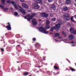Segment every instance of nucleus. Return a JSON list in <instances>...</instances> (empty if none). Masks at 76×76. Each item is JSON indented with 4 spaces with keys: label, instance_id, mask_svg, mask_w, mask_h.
<instances>
[{
    "label": "nucleus",
    "instance_id": "nucleus-1",
    "mask_svg": "<svg viewBox=\"0 0 76 76\" xmlns=\"http://www.w3.org/2000/svg\"><path fill=\"white\" fill-rule=\"evenodd\" d=\"M63 17L64 18V19L67 21H69L70 19V17H69V14L67 13L64 14L63 15Z\"/></svg>",
    "mask_w": 76,
    "mask_h": 76
},
{
    "label": "nucleus",
    "instance_id": "nucleus-2",
    "mask_svg": "<svg viewBox=\"0 0 76 76\" xmlns=\"http://www.w3.org/2000/svg\"><path fill=\"white\" fill-rule=\"evenodd\" d=\"M62 25V22H61V20H60V23H58L56 25V28H57L58 31L59 29V28H60V26Z\"/></svg>",
    "mask_w": 76,
    "mask_h": 76
},
{
    "label": "nucleus",
    "instance_id": "nucleus-3",
    "mask_svg": "<svg viewBox=\"0 0 76 76\" xmlns=\"http://www.w3.org/2000/svg\"><path fill=\"white\" fill-rule=\"evenodd\" d=\"M33 6L34 8L35 9H37L39 8V6L38 5V4L37 3H34L33 4Z\"/></svg>",
    "mask_w": 76,
    "mask_h": 76
},
{
    "label": "nucleus",
    "instance_id": "nucleus-4",
    "mask_svg": "<svg viewBox=\"0 0 76 76\" xmlns=\"http://www.w3.org/2000/svg\"><path fill=\"white\" fill-rule=\"evenodd\" d=\"M42 17H44V18H47L48 17V14L45 13V12H42L40 13Z\"/></svg>",
    "mask_w": 76,
    "mask_h": 76
},
{
    "label": "nucleus",
    "instance_id": "nucleus-5",
    "mask_svg": "<svg viewBox=\"0 0 76 76\" xmlns=\"http://www.w3.org/2000/svg\"><path fill=\"white\" fill-rule=\"evenodd\" d=\"M11 3L15 7V9H18V6H17V5L16 4V3L15 2V1H11Z\"/></svg>",
    "mask_w": 76,
    "mask_h": 76
},
{
    "label": "nucleus",
    "instance_id": "nucleus-6",
    "mask_svg": "<svg viewBox=\"0 0 76 76\" xmlns=\"http://www.w3.org/2000/svg\"><path fill=\"white\" fill-rule=\"evenodd\" d=\"M7 24L8 26H6V28H7L8 30H9L10 31L12 29V28H11V25H10V23L9 22L7 23Z\"/></svg>",
    "mask_w": 76,
    "mask_h": 76
},
{
    "label": "nucleus",
    "instance_id": "nucleus-7",
    "mask_svg": "<svg viewBox=\"0 0 76 76\" xmlns=\"http://www.w3.org/2000/svg\"><path fill=\"white\" fill-rule=\"evenodd\" d=\"M45 28H43L42 27H41L39 28V30L41 32H45Z\"/></svg>",
    "mask_w": 76,
    "mask_h": 76
},
{
    "label": "nucleus",
    "instance_id": "nucleus-8",
    "mask_svg": "<svg viewBox=\"0 0 76 76\" xmlns=\"http://www.w3.org/2000/svg\"><path fill=\"white\" fill-rule=\"evenodd\" d=\"M22 6L25 9H28L29 7L28 6V5L26 4L25 3H23L22 4Z\"/></svg>",
    "mask_w": 76,
    "mask_h": 76
},
{
    "label": "nucleus",
    "instance_id": "nucleus-9",
    "mask_svg": "<svg viewBox=\"0 0 76 76\" xmlns=\"http://www.w3.org/2000/svg\"><path fill=\"white\" fill-rule=\"evenodd\" d=\"M50 6V8L52 9V10H55L56 9V5H54V4L51 5Z\"/></svg>",
    "mask_w": 76,
    "mask_h": 76
},
{
    "label": "nucleus",
    "instance_id": "nucleus-10",
    "mask_svg": "<svg viewBox=\"0 0 76 76\" xmlns=\"http://www.w3.org/2000/svg\"><path fill=\"white\" fill-rule=\"evenodd\" d=\"M32 22L33 23V25H37V22L36 21L35 18H34L32 20Z\"/></svg>",
    "mask_w": 76,
    "mask_h": 76
},
{
    "label": "nucleus",
    "instance_id": "nucleus-11",
    "mask_svg": "<svg viewBox=\"0 0 76 76\" xmlns=\"http://www.w3.org/2000/svg\"><path fill=\"white\" fill-rule=\"evenodd\" d=\"M72 1L70 0H66L65 3L66 4H70L71 3Z\"/></svg>",
    "mask_w": 76,
    "mask_h": 76
},
{
    "label": "nucleus",
    "instance_id": "nucleus-12",
    "mask_svg": "<svg viewBox=\"0 0 76 76\" xmlns=\"http://www.w3.org/2000/svg\"><path fill=\"white\" fill-rule=\"evenodd\" d=\"M21 13H22L23 14H26V12L24 11V10L23 9H19Z\"/></svg>",
    "mask_w": 76,
    "mask_h": 76
},
{
    "label": "nucleus",
    "instance_id": "nucleus-13",
    "mask_svg": "<svg viewBox=\"0 0 76 76\" xmlns=\"http://www.w3.org/2000/svg\"><path fill=\"white\" fill-rule=\"evenodd\" d=\"M40 46L41 45L38 43H36L35 44V47L37 48H38L39 47H40Z\"/></svg>",
    "mask_w": 76,
    "mask_h": 76
},
{
    "label": "nucleus",
    "instance_id": "nucleus-14",
    "mask_svg": "<svg viewBox=\"0 0 76 76\" xmlns=\"http://www.w3.org/2000/svg\"><path fill=\"white\" fill-rule=\"evenodd\" d=\"M34 1L36 3H39L40 4H42V2L41 0H34Z\"/></svg>",
    "mask_w": 76,
    "mask_h": 76
},
{
    "label": "nucleus",
    "instance_id": "nucleus-15",
    "mask_svg": "<svg viewBox=\"0 0 76 76\" xmlns=\"http://www.w3.org/2000/svg\"><path fill=\"white\" fill-rule=\"evenodd\" d=\"M63 11H67L68 10V8L66 6H64V8L62 9Z\"/></svg>",
    "mask_w": 76,
    "mask_h": 76
},
{
    "label": "nucleus",
    "instance_id": "nucleus-16",
    "mask_svg": "<svg viewBox=\"0 0 76 76\" xmlns=\"http://www.w3.org/2000/svg\"><path fill=\"white\" fill-rule=\"evenodd\" d=\"M69 39H70V40H72L73 39V36L72 34H70L69 36Z\"/></svg>",
    "mask_w": 76,
    "mask_h": 76
},
{
    "label": "nucleus",
    "instance_id": "nucleus-17",
    "mask_svg": "<svg viewBox=\"0 0 76 76\" xmlns=\"http://www.w3.org/2000/svg\"><path fill=\"white\" fill-rule=\"evenodd\" d=\"M56 28L55 27H51L50 28V31H51L52 32H53V30H55L56 29Z\"/></svg>",
    "mask_w": 76,
    "mask_h": 76
},
{
    "label": "nucleus",
    "instance_id": "nucleus-18",
    "mask_svg": "<svg viewBox=\"0 0 76 76\" xmlns=\"http://www.w3.org/2000/svg\"><path fill=\"white\" fill-rule=\"evenodd\" d=\"M70 69L71 70L72 72H75L76 71V69H75L72 68L71 67H70Z\"/></svg>",
    "mask_w": 76,
    "mask_h": 76
},
{
    "label": "nucleus",
    "instance_id": "nucleus-19",
    "mask_svg": "<svg viewBox=\"0 0 76 76\" xmlns=\"http://www.w3.org/2000/svg\"><path fill=\"white\" fill-rule=\"evenodd\" d=\"M32 19V18L31 16H30L28 18H27V19L28 21H29L30 20H31Z\"/></svg>",
    "mask_w": 76,
    "mask_h": 76
},
{
    "label": "nucleus",
    "instance_id": "nucleus-20",
    "mask_svg": "<svg viewBox=\"0 0 76 76\" xmlns=\"http://www.w3.org/2000/svg\"><path fill=\"white\" fill-rule=\"evenodd\" d=\"M50 24H46V26L45 27L46 29H50Z\"/></svg>",
    "mask_w": 76,
    "mask_h": 76
},
{
    "label": "nucleus",
    "instance_id": "nucleus-21",
    "mask_svg": "<svg viewBox=\"0 0 76 76\" xmlns=\"http://www.w3.org/2000/svg\"><path fill=\"white\" fill-rule=\"evenodd\" d=\"M74 31V28L73 27H71L70 29V31L71 33Z\"/></svg>",
    "mask_w": 76,
    "mask_h": 76
},
{
    "label": "nucleus",
    "instance_id": "nucleus-22",
    "mask_svg": "<svg viewBox=\"0 0 76 76\" xmlns=\"http://www.w3.org/2000/svg\"><path fill=\"white\" fill-rule=\"evenodd\" d=\"M60 35V34L59 33H55L54 34L55 37H58V36H59Z\"/></svg>",
    "mask_w": 76,
    "mask_h": 76
},
{
    "label": "nucleus",
    "instance_id": "nucleus-23",
    "mask_svg": "<svg viewBox=\"0 0 76 76\" xmlns=\"http://www.w3.org/2000/svg\"><path fill=\"white\" fill-rule=\"evenodd\" d=\"M29 72H24L23 73L24 76H27L28 75Z\"/></svg>",
    "mask_w": 76,
    "mask_h": 76
},
{
    "label": "nucleus",
    "instance_id": "nucleus-24",
    "mask_svg": "<svg viewBox=\"0 0 76 76\" xmlns=\"http://www.w3.org/2000/svg\"><path fill=\"white\" fill-rule=\"evenodd\" d=\"M45 32H43V33H44V34H47L49 32L48 31H46V29H45Z\"/></svg>",
    "mask_w": 76,
    "mask_h": 76
},
{
    "label": "nucleus",
    "instance_id": "nucleus-25",
    "mask_svg": "<svg viewBox=\"0 0 76 76\" xmlns=\"http://www.w3.org/2000/svg\"><path fill=\"white\" fill-rule=\"evenodd\" d=\"M12 1L10 0H8L7 1V3H9V4H11V2Z\"/></svg>",
    "mask_w": 76,
    "mask_h": 76
},
{
    "label": "nucleus",
    "instance_id": "nucleus-26",
    "mask_svg": "<svg viewBox=\"0 0 76 76\" xmlns=\"http://www.w3.org/2000/svg\"><path fill=\"white\" fill-rule=\"evenodd\" d=\"M9 10V9L8 8H5L4 9V10L5 12H6V11H7V10Z\"/></svg>",
    "mask_w": 76,
    "mask_h": 76
},
{
    "label": "nucleus",
    "instance_id": "nucleus-27",
    "mask_svg": "<svg viewBox=\"0 0 76 76\" xmlns=\"http://www.w3.org/2000/svg\"><path fill=\"white\" fill-rule=\"evenodd\" d=\"M71 33H72V34H76V30H74Z\"/></svg>",
    "mask_w": 76,
    "mask_h": 76
},
{
    "label": "nucleus",
    "instance_id": "nucleus-28",
    "mask_svg": "<svg viewBox=\"0 0 76 76\" xmlns=\"http://www.w3.org/2000/svg\"><path fill=\"white\" fill-rule=\"evenodd\" d=\"M46 25H50V21L48 20L46 21Z\"/></svg>",
    "mask_w": 76,
    "mask_h": 76
},
{
    "label": "nucleus",
    "instance_id": "nucleus-29",
    "mask_svg": "<svg viewBox=\"0 0 76 76\" xmlns=\"http://www.w3.org/2000/svg\"><path fill=\"white\" fill-rule=\"evenodd\" d=\"M54 69H59V67L56 66H54Z\"/></svg>",
    "mask_w": 76,
    "mask_h": 76
},
{
    "label": "nucleus",
    "instance_id": "nucleus-30",
    "mask_svg": "<svg viewBox=\"0 0 76 76\" xmlns=\"http://www.w3.org/2000/svg\"><path fill=\"white\" fill-rule=\"evenodd\" d=\"M73 17H71V21H72V22H75V21H74V20H73Z\"/></svg>",
    "mask_w": 76,
    "mask_h": 76
},
{
    "label": "nucleus",
    "instance_id": "nucleus-31",
    "mask_svg": "<svg viewBox=\"0 0 76 76\" xmlns=\"http://www.w3.org/2000/svg\"><path fill=\"white\" fill-rule=\"evenodd\" d=\"M35 15H36V14L33 13L31 15V16L32 18H33V17H34V16H35Z\"/></svg>",
    "mask_w": 76,
    "mask_h": 76
},
{
    "label": "nucleus",
    "instance_id": "nucleus-32",
    "mask_svg": "<svg viewBox=\"0 0 76 76\" xmlns=\"http://www.w3.org/2000/svg\"><path fill=\"white\" fill-rule=\"evenodd\" d=\"M18 13L17 12H14V15L15 16H18Z\"/></svg>",
    "mask_w": 76,
    "mask_h": 76
},
{
    "label": "nucleus",
    "instance_id": "nucleus-33",
    "mask_svg": "<svg viewBox=\"0 0 76 76\" xmlns=\"http://www.w3.org/2000/svg\"><path fill=\"white\" fill-rule=\"evenodd\" d=\"M0 7H1L2 9L4 10V7L3 6V5L1 4L0 5Z\"/></svg>",
    "mask_w": 76,
    "mask_h": 76
},
{
    "label": "nucleus",
    "instance_id": "nucleus-34",
    "mask_svg": "<svg viewBox=\"0 0 76 76\" xmlns=\"http://www.w3.org/2000/svg\"><path fill=\"white\" fill-rule=\"evenodd\" d=\"M1 1L2 2L3 4H4V3L5 2V0H1Z\"/></svg>",
    "mask_w": 76,
    "mask_h": 76
},
{
    "label": "nucleus",
    "instance_id": "nucleus-35",
    "mask_svg": "<svg viewBox=\"0 0 76 76\" xmlns=\"http://www.w3.org/2000/svg\"><path fill=\"white\" fill-rule=\"evenodd\" d=\"M32 40L33 41H34V42H35L36 41V38H33Z\"/></svg>",
    "mask_w": 76,
    "mask_h": 76
},
{
    "label": "nucleus",
    "instance_id": "nucleus-36",
    "mask_svg": "<svg viewBox=\"0 0 76 76\" xmlns=\"http://www.w3.org/2000/svg\"><path fill=\"white\" fill-rule=\"evenodd\" d=\"M54 0H48V1L49 2H50V3H51V2H52V1H53Z\"/></svg>",
    "mask_w": 76,
    "mask_h": 76
},
{
    "label": "nucleus",
    "instance_id": "nucleus-37",
    "mask_svg": "<svg viewBox=\"0 0 76 76\" xmlns=\"http://www.w3.org/2000/svg\"><path fill=\"white\" fill-rule=\"evenodd\" d=\"M56 20V18H53L52 19V21H55Z\"/></svg>",
    "mask_w": 76,
    "mask_h": 76
},
{
    "label": "nucleus",
    "instance_id": "nucleus-38",
    "mask_svg": "<svg viewBox=\"0 0 76 76\" xmlns=\"http://www.w3.org/2000/svg\"><path fill=\"white\" fill-rule=\"evenodd\" d=\"M50 17H53V15L52 14V13H50Z\"/></svg>",
    "mask_w": 76,
    "mask_h": 76
},
{
    "label": "nucleus",
    "instance_id": "nucleus-39",
    "mask_svg": "<svg viewBox=\"0 0 76 76\" xmlns=\"http://www.w3.org/2000/svg\"><path fill=\"white\" fill-rule=\"evenodd\" d=\"M62 34L63 35H66V33L64 31H62Z\"/></svg>",
    "mask_w": 76,
    "mask_h": 76
},
{
    "label": "nucleus",
    "instance_id": "nucleus-40",
    "mask_svg": "<svg viewBox=\"0 0 76 76\" xmlns=\"http://www.w3.org/2000/svg\"><path fill=\"white\" fill-rule=\"evenodd\" d=\"M1 51L4 52V49H3V48H1Z\"/></svg>",
    "mask_w": 76,
    "mask_h": 76
},
{
    "label": "nucleus",
    "instance_id": "nucleus-41",
    "mask_svg": "<svg viewBox=\"0 0 76 76\" xmlns=\"http://www.w3.org/2000/svg\"><path fill=\"white\" fill-rule=\"evenodd\" d=\"M20 0V1L21 2H23V1H24V0Z\"/></svg>",
    "mask_w": 76,
    "mask_h": 76
},
{
    "label": "nucleus",
    "instance_id": "nucleus-42",
    "mask_svg": "<svg viewBox=\"0 0 76 76\" xmlns=\"http://www.w3.org/2000/svg\"><path fill=\"white\" fill-rule=\"evenodd\" d=\"M67 61H68V62L69 63H70V61H69V60L68 59H67Z\"/></svg>",
    "mask_w": 76,
    "mask_h": 76
},
{
    "label": "nucleus",
    "instance_id": "nucleus-43",
    "mask_svg": "<svg viewBox=\"0 0 76 76\" xmlns=\"http://www.w3.org/2000/svg\"><path fill=\"white\" fill-rule=\"evenodd\" d=\"M9 35V34L8 33H6V34H5L6 36H7V35Z\"/></svg>",
    "mask_w": 76,
    "mask_h": 76
},
{
    "label": "nucleus",
    "instance_id": "nucleus-44",
    "mask_svg": "<svg viewBox=\"0 0 76 76\" xmlns=\"http://www.w3.org/2000/svg\"><path fill=\"white\" fill-rule=\"evenodd\" d=\"M24 19H27V17L26 16H24Z\"/></svg>",
    "mask_w": 76,
    "mask_h": 76
},
{
    "label": "nucleus",
    "instance_id": "nucleus-45",
    "mask_svg": "<svg viewBox=\"0 0 76 76\" xmlns=\"http://www.w3.org/2000/svg\"><path fill=\"white\" fill-rule=\"evenodd\" d=\"M19 7L20 8V9H22V7H21V6H19Z\"/></svg>",
    "mask_w": 76,
    "mask_h": 76
},
{
    "label": "nucleus",
    "instance_id": "nucleus-46",
    "mask_svg": "<svg viewBox=\"0 0 76 76\" xmlns=\"http://www.w3.org/2000/svg\"><path fill=\"white\" fill-rule=\"evenodd\" d=\"M42 66H38V68H39V67H42Z\"/></svg>",
    "mask_w": 76,
    "mask_h": 76
},
{
    "label": "nucleus",
    "instance_id": "nucleus-47",
    "mask_svg": "<svg viewBox=\"0 0 76 76\" xmlns=\"http://www.w3.org/2000/svg\"><path fill=\"white\" fill-rule=\"evenodd\" d=\"M74 43V42H71V44H73Z\"/></svg>",
    "mask_w": 76,
    "mask_h": 76
},
{
    "label": "nucleus",
    "instance_id": "nucleus-48",
    "mask_svg": "<svg viewBox=\"0 0 76 76\" xmlns=\"http://www.w3.org/2000/svg\"><path fill=\"white\" fill-rule=\"evenodd\" d=\"M18 47H20V45H17Z\"/></svg>",
    "mask_w": 76,
    "mask_h": 76
},
{
    "label": "nucleus",
    "instance_id": "nucleus-49",
    "mask_svg": "<svg viewBox=\"0 0 76 76\" xmlns=\"http://www.w3.org/2000/svg\"><path fill=\"white\" fill-rule=\"evenodd\" d=\"M17 63H20V62L17 61Z\"/></svg>",
    "mask_w": 76,
    "mask_h": 76
},
{
    "label": "nucleus",
    "instance_id": "nucleus-50",
    "mask_svg": "<svg viewBox=\"0 0 76 76\" xmlns=\"http://www.w3.org/2000/svg\"><path fill=\"white\" fill-rule=\"evenodd\" d=\"M74 17H75V18H76V15H75V16H74Z\"/></svg>",
    "mask_w": 76,
    "mask_h": 76
},
{
    "label": "nucleus",
    "instance_id": "nucleus-51",
    "mask_svg": "<svg viewBox=\"0 0 76 76\" xmlns=\"http://www.w3.org/2000/svg\"><path fill=\"white\" fill-rule=\"evenodd\" d=\"M59 38H61V37H58Z\"/></svg>",
    "mask_w": 76,
    "mask_h": 76
},
{
    "label": "nucleus",
    "instance_id": "nucleus-52",
    "mask_svg": "<svg viewBox=\"0 0 76 76\" xmlns=\"http://www.w3.org/2000/svg\"><path fill=\"white\" fill-rule=\"evenodd\" d=\"M17 35H19V34L16 35V36L17 37Z\"/></svg>",
    "mask_w": 76,
    "mask_h": 76
},
{
    "label": "nucleus",
    "instance_id": "nucleus-53",
    "mask_svg": "<svg viewBox=\"0 0 76 76\" xmlns=\"http://www.w3.org/2000/svg\"><path fill=\"white\" fill-rule=\"evenodd\" d=\"M75 7H76V4H75Z\"/></svg>",
    "mask_w": 76,
    "mask_h": 76
},
{
    "label": "nucleus",
    "instance_id": "nucleus-54",
    "mask_svg": "<svg viewBox=\"0 0 76 76\" xmlns=\"http://www.w3.org/2000/svg\"><path fill=\"white\" fill-rule=\"evenodd\" d=\"M29 15H27V17H29Z\"/></svg>",
    "mask_w": 76,
    "mask_h": 76
},
{
    "label": "nucleus",
    "instance_id": "nucleus-55",
    "mask_svg": "<svg viewBox=\"0 0 76 76\" xmlns=\"http://www.w3.org/2000/svg\"><path fill=\"white\" fill-rule=\"evenodd\" d=\"M41 21V20L40 19V20H39V21Z\"/></svg>",
    "mask_w": 76,
    "mask_h": 76
},
{
    "label": "nucleus",
    "instance_id": "nucleus-56",
    "mask_svg": "<svg viewBox=\"0 0 76 76\" xmlns=\"http://www.w3.org/2000/svg\"><path fill=\"white\" fill-rule=\"evenodd\" d=\"M50 34H51V32L50 33Z\"/></svg>",
    "mask_w": 76,
    "mask_h": 76
},
{
    "label": "nucleus",
    "instance_id": "nucleus-57",
    "mask_svg": "<svg viewBox=\"0 0 76 76\" xmlns=\"http://www.w3.org/2000/svg\"><path fill=\"white\" fill-rule=\"evenodd\" d=\"M2 55H3V52H2Z\"/></svg>",
    "mask_w": 76,
    "mask_h": 76
},
{
    "label": "nucleus",
    "instance_id": "nucleus-58",
    "mask_svg": "<svg viewBox=\"0 0 76 76\" xmlns=\"http://www.w3.org/2000/svg\"><path fill=\"white\" fill-rule=\"evenodd\" d=\"M5 43V42H4V43Z\"/></svg>",
    "mask_w": 76,
    "mask_h": 76
},
{
    "label": "nucleus",
    "instance_id": "nucleus-59",
    "mask_svg": "<svg viewBox=\"0 0 76 76\" xmlns=\"http://www.w3.org/2000/svg\"><path fill=\"white\" fill-rule=\"evenodd\" d=\"M19 70H20V69Z\"/></svg>",
    "mask_w": 76,
    "mask_h": 76
},
{
    "label": "nucleus",
    "instance_id": "nucleus-60",
    "mask_svg": "<svg viewBox=\"0 0 76 76\" xmlns=\"http://www.w3.org/2000/svg\"><path fill=\"white\" fill-rule=\"evenodd\" d=\"M2 38V39H3V38Z\"/></svg>",
    "mask_w": 76,
    "mask_h": 76
},
{
    "label": "nucleus",
    "instance_id": "nucleus-61",
    "mask_svg": "<svg viewBox=\"0 0 76 76\" xmlns=\"http://www.w3.org/2000/svg\"><path fill=\"white\" fill-rule=\"evenodd\" d=\"M69 24H70V23H69Z\"/></svg>",
    "mask_w": 76,
    "mask_h": 76
}]
</instances>
